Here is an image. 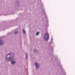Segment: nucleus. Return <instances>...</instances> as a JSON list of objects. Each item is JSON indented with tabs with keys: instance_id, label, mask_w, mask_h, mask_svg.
I'll return each mask as SVG.
<instances>
[{
	"instance_id": "9",
	"label": "nucleus",
	"mask_w": 75,
	"mask_h": 75,
	"mask_svg": "<svg viewBox=\"0 0 75 75\" xmlns=\"http://www.w3.org/2000/svg\"><path fill=\"white\" fill-rule=\"evenodd\" d=\"M18 33V31H16L15 33V34H17Z\"/></svg>"
},
{
	"instance_id": "5",
	"label": "nucleus",
	"mask_w": 75,
	"mask_h": 75,
	"mask_svg": "<svg viewBox=\"0 0 75 75\" xmlns=\"http://www.w3.org/2000/svg\"><path fill=\"white\" fill-rule=\"evenodd\" d=\"M38 52V50L37 49H35L34 50V52H36L37 53Z\"/></svg>"
},
{
	"instance_id": "7",
	"label": "nucleus",
	"mask_w": 75,
	"mask_h": 75,
	"mask_svg": "<svg viewBox=\"0 0 75 75\" xmlns=\"http://www.w3.org/2000/svg\"><path fill=\"white\" fill-rule=\"evenodd\" d=\"M40 34V32H38L36 34V35H38Z\"/></svg>"
},
{
	"instance_id": "6",
	"label": "nucleus",
	"mask_w": 75,
	"mask_h": 75,
	"mask_svg": "<svg viewBox=\"0 0 75 75\" xmlns=\"http://www.w3.org/2000/svg\"><path fill=\"white\" fill-rule=\"evenodd\" d=\"M26 59H27L28 58V54L27 53L26 54Z\"/></svg>"
},
{
	"instance_id": "12",
	"label": "nucleus",
	"mask_w": 75,
	"mask_h": 75,
	"mask_svg": "<svg viewBox=\"0 0 75 75\" xmlns=\"http://www.w3.org/2000/svg\"><path fill=\"white\" fill-rule=\"evenodd\" d=\"M4 16H7V14H4Z\"/></svg>"
},
{
	"instance_id": "10",
	"label": "nucleus",
	"mask_w": 75,
	"mask_h": 75,
	"mask_svg": "<svg viewBox=\"0 0 75 75\" xmlns=\"http://www.w3.org/2000/svg\"><path fill=\"white\" fill-rule=\"evenodd\" d=\"M44 13L45 15V16H46V13H45V11H44Z\"/></svg>"
},
{
	"instance_id": "8",
	"label": "nucleus",
	"mask_w": 75,
	"mask_h": 75,
	"mask_svg": "<svg viewBox=\"0 0 75 75\" xmlns=\"http://www.w3.org/2000/svg\"><path fill=\"white\" fill-rule=\"evenodd\" d=\"M23 33H24V34H25L26 33L25 30H23Z\"/></svg>"
},
{
	"instance_id": "11",
	"label": "nucleus",
	"mask_w": 75,
	"mask_h": 75,
	"mask_svg": "<svg viewBox=\"0 0 75 75\" xmlns=\"http://www.w3.org/2000/svg\"><path fill=\"white\" fill-rule=\"evenodd\" d=\"M53 40V38H52L51 39V41H52Z\"/></svg>"
},
{
	"instance_id": "3",
	"label": "nucleus",
	"mask_w": 75,
	"mask_h": 75,
	"mask_svg": "<svg viewBox=\"0 0 75 75\" xmlns=\"http://www.w3.org/2000/svg\"><path fill=\"white\" fill-rule=\"evenodd\" d=\"M16 4L17 5L16 7V8H18L19 7V1H18L16 2Z\"/></svg>"
},
{
	"instance_id": "4",
	"label": "nucleus",
	"mask_w": 75,
	"mask_h": 75,
	"mask_svg": "<svg viewBox=\"0 0 75 75\" xmlns=\"http://www.w3.org/2000/svg\"><path fill=\"white\" fill-rule=\"evenodd\" d=\"M35 66H36V69H38V68H39V65H38V64L37 63V62H36L35 64Z\"/></svg>"
},
{
	"instance_id": "2",
	"label": "nucleus",
	"mask_w": 75,
	"mask_h": 75,
	"mask_svg": "<svg viewBox=\"0 0 75 75\" xmlns=\"http://www.w3.org/2000/svg\"><path fill=\"white\" fill-rule=\"evenodd\" d=\"M49 38H50L49 34L48 33H47L44 35V40L45 41H48L49 40Z\"/></svg>"
},
{
	"instance_id": "1",
	"label": "nucleus",
	"mask_w": 75,
	"mask_h": 75,
	"mask_svg": "<svg viewBox=\"0 0 75 75\" xmlns=\"http://www.w3.org/2000/svg\"><path fill=\"white\" fill-rule=\"evenodd\" d=\"M6 61L8 62L11 61V65H14L16 63L14 54L11 52L8 53L6 56Z\"/></svg>"
}]
</instances>
